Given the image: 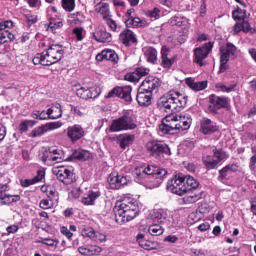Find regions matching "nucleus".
Instances as JSON below:
<instances>
[{
    "mask_svg": "<svg viewBox=\"0 0 256 256\" xmlns=\"http://www.w3.org/2000/svg\"><path fill=\"white\" fill-rule=\"evenodd\" d=\"M178 131H187L191 127L192 119L189 114L175 115Z\"/></svg>",
    "mask_w": 256,
    "mask_h": 256,
    "instance_id": "nucleus-22",
    "label": "nucleus"
},
{
    "mask_svg": "<svg viewBox=\"0 0 256 256\" xmlns=\"http://www.w3.org/2000/svg\"><path fill=\"white\" fill-rule=\"evenodd\" d=\"M210 110L212 113H217V110L223 109L229 105V99L227 97H219L215 94L210 95Z\"/></svg>",
    "mask_w": 256,
    "mask_h": 256,
    "instance_id": "nucleus-16",
    "label": "nucleus"
},
{
    "mask_svg": "<svg viewBox=\"0 0 256 256\" xmlns=\"http://www.w3.org/2000/svg\"><path fill=\"white\" fill-rule=\"evenodd\" d=\"M63 159H65V153L55 146L48 148V150H45L42 154V161L47 165H50L53 161L61 163Z\"/></svg>",
    "mask_w": 256,
    "mask_h": 256,
    "instance_id": "nucleus-7",
    "label": "nucleus"
},
{
    "mask_svg": "<svg viewBox=\"0 0 256 256\" xmlns=\"http://www.w3.org/2000/svg\"><path fill=\"white\" fill-rule=\"evenodd\" d=\"M60 27H63V22L53 19L50 20L49 29H51V31H55V29H60Z\"/></svg>",
    "mask_w": 256,
    "mask_h": 256,
    "instance_id": "nucleus-52",
    "label": "nucleus"
},
{
    "mask_svg": "<svg viewBox=\"0 0 256 256\" xmlns=\"http://www.w3.org/2000/svg\"><path fill=\"white\" fill-rule=\"evenodd\" d=\"M78 251L81 255L93 256V255H99L102 249L99 246H90L89 248L81 246L78 248Z\"/></svg>",
    "mask_w": 256,
    "mask_h": 256,
    "instance_id": "nucleus-29",
    "label": "nucleus"
},
{
    "mask_svg": "<svg viewBox=\"0 0 256 256\" xmlns=\"http://www.w3.org/2000/svg\"><path fill=\"white\" fill-rule=\"evenodd\" d=\"M237 52V47L233 45V43H227L224 46L220 47V72L227 70V63H229V58L231 55H235Z\"/></svg>",
    "mask_w": 256,
    "mask_h": 256,
    "instance_id": "nucleus-8",
    "label": "nucleus"
},
{
    "mask_svg": "<svg viewBox=\"0 0 256 256\" xmlns=\"http://www.w3.org/2000/svg\"><path fill=\"white\" fill-rule=\"evenodd\" d=\"M240 24L242 25V31L244 33H253V28H251V24H249V21L244 19Z\"/></svg>",
    "mask_w": 256,
    "mask_h": 256,
    "instance_id": "nucleus-53",
    "label": "nucleus"
},
{
    "mask_svg": "<svg viewBox=\"0 0 256 256\" xmlns=\"http://www.w3.org/2000/svg\"><path fill=\"white\" fill-rule=\"evenodd\" d=\"M35 183H37L35 178L21 180L22 187H29L30 185H35Z\"/></svg>",
    "mask_w": 256,
    "mask_h": 256,
    "instance_id": "nucleus-60",
    "label": "nucleus"
},
{
    "mask_svg": "<svg viewBox=\"0 0 256 256\" xmlns=\"http://www.w3.org/2000/svg\"><path fill=\"white\" fill-rule=\"evenodd\" d=\"M212 157L219 164L225 158V154L223 153V150H214V155Z\"/></svg>",
    "mask_w": 256,
    "mask_h": 256,
    "instance_id": "nucleus-51",
    "label": "nucleus"
},
{
    "mask_svg": "<svg viewBox=\"0 0 256 256\" xmlns=\"http://www.w3.org/2000/svg\"><path fill=\"white\" fill-rule=\"evenodd\" d=\"M110 189H121L123 185H127V177L119 176L117 173H111L108 177Z\"/></svg>",
    "mask_w": 256,
    "mask_h": 256,
    "instance_id": "nucleus-18",
    "label": "nucleus"
},
{
    "mask_svg": "<svg viewBox=\"0 0 256 256\" xmlns=\"http://www.w3.org/2000/svg\"><path fill=\"white\" fill-rule=\"evenodd\" d=\"M63 125V123L61 122H49L46 123L42 126L36 127L34 130L31 131V133L29 134V137H41L43 135H45V133H47L48 131H53L55 129H59V127H61Z\"/></svg>",
    "mask_w": 256,
    "mask_h": 256,
    "instance_id": "nucleus-12",
    "label": "nucleus"
},
{
    "mask_svg": "<svg viewBox=\"0 0 256 256\" xmlns=\"http://www.w3.org/2000/svg\"><path fill=\"white\" fill-rule=\"evenodd\" d=\"M252 153L254 154L251 158H250V169L251 171H255L256 168V146H252L251 148Z\"/></svg>",
    "mask_w": 256,
    "mask_h": 256,
    "instance_id": "nucleus-49",
    "label": "nucleus"
},
{
    "mask_svg": "<svg viewBox=\"0 0 256 256\" xmlns=\"http://www.w3.org/2000/svg\"><path fill=\"white\" fill-rule=\"evenodd\" d=\"M62 7L68 13L75 11V0H62Z\"/></svg>",
    "mask_w": 256,
    "mask_h": 256,
    "instance_id": "nucleus-42",
    "label": "nucleus"
},
{
    "mask_svg": "<svg viewBox=\"0 0 256 256\" xmlns=\"http://www.w3.org/2000/svg\"><path fill=\"white\" fill-rule=\"evenodd\" d=\"M119 40L126 47H129L131 43H137V37H135V34L133 33V31L129 29H125L120 33Z\"/></svg>",
    "mask_w": 256,
    "mask_h": 256,
    "instance_id": "nucleus-25",
    "label": "nucleus"
},
{
    "mask_svg": "<svg viewBox=\"0 0 256 256\" xmlns=\"http://www.w3.org/2000/svg\"><path fill=\"white\" fill-rule=\"evenodd\" d=\"M114 212L116 223H129L139 215V204L135 199L127 197L116 203Z\"/></svg>",
    "mask_w": 256,
    "mask_h": 256,
    "instance_id": "nucleus-1",
    "label": "nucleus"
},
{
    "mask_svg": "<svg viewBox=\"0 0 256 256\" xmlns=\"http://www.w3.org/2000/svg\"><path fill=\"white\" fill-rule=\"evenodd\" d=\"M203 163L207 169H215V167L219 165L213 156L203 157Z\"/></svg>",
    "mask_w": 256,
    "mask_h": 256,
    "instance_id": "nucleus-41",
    "label": "nucleus"
},
{
    "mask_svg": "<svg viewBox=\"0 0 256 256\" xmlns=\"http://www.w3.org/2000/svg\"><path fill=\"white\" fill-rule=\"evenodd\" d=\"M168 93H170L175 111H181L187 105V95L181 94L176 90H170Z\"/></svg>",
    "mask_w": 256,
    "mask_h": 256,
    "instance_id": "nucleus-13",
    "label": "nucleus"
},
{
    "mask_svg": "<svg viewBox=\"0 0 256 256\" xmlns=\"http://www.w3.org/2000/svg\"><path fill=\"white\" fill-rule=\"evenodd\" d=\"M98 197H101V192H99V191L95 192L93 190H90L82 198V203L84 205H94L95 204V200L98 199Z\"/></svg>",
    "mask_w": 256,
    "mask_h": 256,
    "instance_id": "nucleus-28",
    "label": "nucleus"
},
{
    "mask_svg": "<svg viewBox=\"0 0 256 256\" xmlns=\"http://www.w3.org/2000/svg\"><path fill=\"white\" fill-rule=\"evenodd\" d=\"M144 55L148 63H157V50L153 47L144 48Z\"/></svg>",
    "mask_w": 256,
    "mask_h": 256,
    "instance_id": "nucleus-31",
    "label": "nucleus"
},
{
    "mask_svg": "<svg viewBox=\"0 0 256 256\" xmlns=\"http://www.w3.org/2000/svg\"><path fill=\"white\" fill-rule=\"evenodd\" d=\"M200 131L203 133V135H211L212 133H215V131H218L219 126H217V123L211 121L209 118H204L201 120L200 123Z\"/></svg>",
    "mask_w": 256,
    "mask_h": 256,
    "instance_id": "nucleus-19",
    "label": "nucleus"
},
{
    "mask_svg": "<svg viewBox=\"0 0 256 256\" xmlns=\"http://www.w3.org/2000/svg\"><path fill=\"white\" fill-rule=\"evenodd\" d=\"M131 91V86L116 87L112 89L105 97L106 99H111V97H120V99H124V101L131 103Z\"/></svg>",
    "mask_w": 256,
    "mask_h": 256,
    "instance_id": "nucleus-11",
    "label": "nucleus"
},
{
    "mask_svg": "<svg viewBox=\"0 0 256 256\" xmlns=\"http://www.w3.org/2000/svg\"><path fill=\"white\" fill-rule=\"evenodd\" d=\"M236 87H237V84H232L230 86H225L222 83L216 84L217 89H221V91H226V93H231V91H235Z\"/></svg>",
    "mask_w": 256,
    "mask_h": 256,
    "instance_id": "nucleus-45",
    "label": "nucleus"
},
{
    "mask_svg": "<svg viewBox=\"0 0 256 256\" xmlns=\"http://www.w3.org/2000/svg\"><path fill=\"white\" fill-rule=\"evenodd\" d=\"M30 7H41V0H25Z\"/></svg>",
    "mask_w": 256,
    "mask_h": 256,
    "instance_id": "nucleus-63",
    "label": "nucleus"
},
{
    "mask_svg": "<svg viewBox=\"0 0 256 256\" xmlns=\"http://www.w3.org/2000/svg\"><path fill=\"white\" fill-rule=\"evenodd\" d=\"M97 61H111L112 63L119 62V56L114 50H103L100 54L96 56Z\"/></svg>",
    "mask_w": 256,
    "mask_h": 256,
    "instance_id": "nucleus-24",
    "label": "nucleus"
},
{
    "mask_svg": "<svg viewBox=\"0 0 256 256\" xmlns=\"http://www.w3.org/2000/svg\"><path fill=\"white\" fill-rule=\"evenodd\" d=\"M70 110L74 115H77L78 117H83V112L81 111V108L70 104Z\"/></svg>",
    "mask_w": 256,
    "mask_h": 256,
    "instance_id": "nucleus-58",
    "label": "nucleus"
},
{
    "mask_svg": "<svg viewBox=\"0 0 256 256\" xmlns=\"http://www.w3.org/2000/svg\"><path fill=\"white\" fill-rule=\"evenodd\" d=\"M117 141H118L119 146L121 147V149H127V147H129V145H132L133 141H135V135L120 134L117 137Z\"/></svg>",
    "mask_w": 256,
    "mask_h": 256,
    "instance_id": "nucleus-27",
    "label": "nucleus"
},
{
    "mask_svg": "<svg viewBox=\"0 0 256 256\" xmlns=\"http://www.w3.org/2000/svg\"><path fill=\"white\" fill-rule=\"evenodd\" d=\"M149 75V70L147 68H137L133 73L126 74L124 76L125 81H130L131 83H137L141 77H146Z\"/></svg>",
    "mask_w": 256,
    "mask_h": 256,
    "instance_id": "nucleus-21",
    "label": "nucleus"
},
{
    "mask_svg": "<svg viewBox=\"0 0 256 256\" xmlns=\"http://www.w3.org/2000/svg\"><path fill=\"white\" fill-rule=\"evenodd\" d=\"M44 177H45V171L38 170L36 177H34V180L36 181V183H39V181H42Z\"/></svg>",
    "mask_w": 256,
    "mask_h": 256,
    "instance_id": "nucleus-62",
    "label": "nucleus"
},
{
    "mask_svg": "<svg viewBox=\"0 0 256 256\" xmlns=\"http://www.w3.org/2000/svg\"><path fill=\"white\" fill-rule=\"evenodd\" d=\"M157 107L160 111H165V113L175 111V106L173 105V100L169 92L159 98L157 101Z\"/></svg>",
    "mask_w": 256,
    "mask_h": 256,
    "instance_id": "nucleus-14",
    "label": "nucleus"
},
{
    "mask_svg": "<svg viewBox=\"0 0 256 256\" xmlns=\"http://www.w3.org/2000/svg\"><path fill=\"white\" fill-rule=\"evenodd\" d=\"M199 187V182L191 176H185L178 174L174 176L170 182H168V190L175 195L183 196L185 193H191L193 189Z\"/></svg>",
    "mask_w": 256,
    "mask_h": 256,
    "instance_id": "nucleus-2",
    "label": "nucleus"
},
{
    "mask_svg": "<svg viewBox=\"0 0 256 256\" xmlns=\"http://www.w3.org/2000/svg\"><path fill=\"white\" fill-rule=\"evenodd\" d=\"M178 125L175 114L168 115L163 119L162 124L159 125V130L164 134H172L173 131H179Z\"/></svg>",
    "mask_w": 256,
    "mask_h": 256,
    "instance_id": "nucleus-10",
    "label": "nucleus"
},
{
    "mask_svg": "<svg viewBox=\"0 0 256 256\" xmlns=\"http://www.w3.org/2000/svg\"><path fill=\"white\" fill-rule=\"evenodd\" d=\"M161 87V80L157 77L148 76L140 85V91H146L148 93H153L155 89Z\"/></svg>",
    "mask_w": 256,
    "mask_h": 256,
    "instance_id": "nucleus-15",
    "label": "nucleus"
},
{
    "mask_svg": "<svg viewBox=\"0 0 256 256\" xmlns=\"http://www.w3.org/2000/svg\"><path fill=\"white\" fill-rule=\"evenodd\" d=\"M227 167H228V170L231 171L232 173H237V171H242L241 165H239V163L228 164Z\"/></svg>",
    "mask_w": 256,
    "mask_h": 256,
    "instance_id": "nucleus-55",
    "label": "nucleus"
},
{
    "mask_svg": "<svg viewBox=\"0 0 256 256\" xmlns=\"http://www.w3.org/2000/svg\"><path fill=\"white\" fill-rule=\"evenodd\" d=\"M48 119H60L63 117V110L61 109V105L52 106L47 110Z\"/></svg>",
    "mask_w": 256,
    "mask_h": 256,
    "instance_id": "nucleus-30",
    "label": "nucleus"
},
{
    "mask_svg": "<svg viewBox=\"0 0 256 256\" xmlns=\"http://www.w3.org/2000/svg\"><path fill=\"white\" fill-rule=\"evenodd\" d=\"M152 217L154 223H165V221H167V211L163 209L156 210Z\"/></svg>",
    "mask_w": 256,
    "mask_h": 256,
    "instance_id": "nucleus-33",
    "label": "nucleus"
},
{
    "mask_svg": "<svg viewBox=\"0 0 256 256\" xmlns=\"http://www.w3.org/2000/svg\"><path fill=\"white\" fill-rule=\"evenodd\" d=\"M163 231V227L157 224L151 225L148 228V233H150L152 237H159V235H163Z\"/></svg>",
    "mask_w": 256,
    "mask_h": 256,
    "instance_id": "nucleus-39",
    "label": "nucleus"
},
{
    "mask_svg": "<svg viewBox=\"0 0 256 256\" xmlns=\"http://www.w3.org/2000/svg\"><path fill=\"white\" fill-rule=\"evenodd\" d=\"M133 129H137V124H135V120H133V117H131L128 112L113 120L110 125V131L112 133H118L119 131H131Z\"/></svg>",
    "mask_w": 256,
    "mask_h": 256,
    "instance_id": "nucleus-4",
    "label": "nucleus"
},
{
    "mask_svg": "<svg viewBox=\"0 0 256 256\" xmlns=\"http://www.w3.org/2000/svg\"><path fill=\"white\" fill-rule=\"evenodd\" d=\"M232 17L235 19V21H243L247 18V10L238 8L237 10L233 11Z\"/></svg>",
    "mask_w": 256,
    "mask_h": 256,
    "instance_id": "nucleus-40",
    "label": "nucleus"
},
{
    "mask_svg": "<svg viewBox=\"0 0 256 256\" xmlns=\"http://www.w3.org/2000/svg\"><path fill=\"white\" fill-rule=\"evenodd\" d=\"M227 173H229V168L228 166L226 165L224 168H222L220 171H219V174H220V179H226L227 177Z\"/></svg>",
    "mask_w": 256,
    "mask_h": 256,
    "instance_id": "nucleus-64",
    "label": "nucleus"
},
{
    "mask_svg": "<svg viewBox=\"0 0 256 256\" xmlns=\"http://www.w3.org/2000/svg\"><path fill=\"white\" fill-rule=\"evenodd\" d=\"M213 51V43L208 42L202 47H198L194 49V63L203 67L205 65V59L209 56V54Z\"/></svg>",
    "mask_w": 256,
    "mask_h": 256,
    "instance_id": "nucleus-9",
    "label": "nucleus"
},
{
    "mask_svg": "<svg viewBox=\"0 0 256 256\" xmlns=\"http://www.w3.org/2000/svg\"><path fill=\"white\" fill-rule=\"evenodd\" d=\"M126 25L127 27H145V25H147V21L142 20L139 17H132L126 20Z\"/></svg>",
    "mask_w": 256,
    "mask_h": 256,
    "instance_id": "nucleus-36",
    "label": "nucleus"
},
{
    "mask_svg": "<svg viewBox=\"0 0 256 256\" xmlns=\"http://www.w3.org/2000/svg\"><path fill=\"white\" fill-rule=\"evenodd\" d=\"M92 241H96V243H105L107 241V236L102 234L101 232H95Z\"/></svg>",
    "mask_w": 256,
    "mask_h": 256,
    "instance_id": "nucleus-46",
    "label": "nucleus"
},
{
    "mask_svg": "<svg viewBox=\"0 0 256 256\" xmlns=\"http://www.w3.org/2000/svg\"><path fill=\"white\" fill-rule=\"evenodd\" d=\"M160 13H161V10H159L158 8H154L153 10L148 11L146 15L148 17H151L152 19H157Z\"/></svg>",
    "mask_w": 256,
    "mask_h": 256,
    "instance_id": "nucleus-56",
    "label": "nucleus"
},
{
    "mask_svg": "<svg viewBox=\"0 0 256 256\" xmlns=\"http://www.w3.org/2000/svg\"><path fill=\"white\" fill-rule=\"evenodd\" d=\"M77 97H80V99H93L96 97V95H93V92L90 89H87L85 87H81L76 91Z\"/></svg>",
    "mask_w": 256,
    "mask_h": 256,
    "instance_id": "nucleus-37",
    "label": "nucleus"
},
{
    "mask_svg": "<svg viewBox=\"0 0 256 256\" xmlns=\"http://www.w3.org/2000/svg\"><path fill=\"white\" fill-rule=\"evenodd\" d=\"M91 158V153L86 150H76L72 153V159H78V161H87Z\"/></svg>",
    "mask_w": 256,
    "mask_h": 256,
    "instance_id": "nucleus-35",
    "label": "nucleus"
},
{
    "mask_svg": "<svg viewBox=\"0 0 256 256\" xmlns=\"http://www.w3.org/2000/svg\"><path fill=\"white\" fill-rule=\"evenodd\" d=\"M161 55H162V65L166 69H169L171 65H173V59H170L169 56V48L166 46H163L161 49Z\"/></svg>",
    "mask_w": 256,
    "mask_h": 256,
    "instance_id": "nucleus-32",
    "label": "nucleus"
},
{
    "mask_svg": "<svg viewBox=\"0 0 256 256\" xmlns=\"http://www.w3.org/2000/svg\"><path fill=\"white\" fill-rule=\"evenodd\" d=\"M73 33L76 36L77 41H83V28H74Z\"/></svg>",
    "mask_w": 256,
    "mask_h": 256,
    "instance_id": "nucleus-57",
    "label": "nucleus"
},
{
    "mask_svg": "<svg viewBox=\"0 0 256 256\" xmlns=\"http://www.w3.org/2000/svg\"><path fill=\"white\" fill-rule=\"evenodd\" d=\"M201 198L200 195L197 194H190L188 196H186L184 199L187 203H197V201H199Z\"/></svg>",
    "mask_w": 256,
    "mask_h": 256,
    "instance_id": "nucleus-54",
    "label": "nucleus"
},
{
    "mask_svg": "<svg viewBox=\"0 0 256 256\" xmlns=\"http://www.w3.org/2000/svg\"><path fill=\"white\" fill-rule=\"evenodd\" d=\"M63 55H65L63 46L55 44L51 45L47 51L36 54L32 61L35 65L49 66L59 63L63 59Z\"/></svg>",
    "mask_w": 256,
    "mask_h": 256,
    "instance_id": "nucleus-3",
    "label": "nucleus"
},
{
    "mask_svg": "<svg viewBox=\"0 0 256 256\" xmlns=\"http://www.w3.org/2000/svg\"><path fill=\"white\" fill-rule=\"evenodd\" d=\"M96 11L97 13H100L102 15L103 19L107 20L109 17H111L109 12V4L107 3H99L96 5Z\"/></svg>",
    "mask_w": 256,
    "mask_h": 256,
    "instance_id": "nucleus-34",
    "label": "nucleus"
},
{
    "mask_svg": "<svg viewBox=\"0 0 256 256\" xmlns=\"http://www.w3.org/2000/svg\"><path fill=\"white\" fill-rule=\"evenodd\" d=\"M143 173L146 175H151L154 179H163L167 175V170L163 168H159L157 166L148 165L144 170Z\"/></svg>",
    "mask_w": 256,
    "mask_h": 256,
    "instance_id": "nucleus-23",
    "label": "nucleus"
},
{
    "mask_svg": "<svg viewBox=\"0 0 256 256\" xmlns=\"http://www.w3.org/2000/svg\"><path fill=\"white\" fill-rule=\"evenodd\" d=\"M152 99L153 93L141 90V88L139 89L136 96V101L138 105H140L141 107H149V105H151Z\"/></svg>",
    "mask_w": 256,
    "mask_h": 256,
    "instance_id": "nucleus-20",
    "label": "nucleus"
},
{
    "mask_svg": "<svg viewBox=\"0 0 256 256\" xmlns=\"http://www.w3.org/2000/svg\"><path fill=\"white\" fill-rule=\"evenodd\" d=\"M53 175L56 176V179L64 185H71L75 183V173H73V168L68 166H57L52 169Z\"/></svg>",
    "mask_w": 256,
    "mask_h": 256,
    "instance_id": "nucleus-5",
    "label": "nucleus"
},
{
    "mask_svg": "<svg viewBox=\"0 0 256 256\" xmlns=\"http://www.w3.org/2000/svg\"><path fill=\"white\" fill-rule=\"evenodd\" d=\"M146 151L152 157H159L160 155H171V148L161 141L152 140L146 143Z\"/></svg>",
    "mask_w": 256,
    "mask_h": 256,
    "instance_id": "nucleus-6",
    "label": "nucleus"
},
{
    "mask_svg": "<svg viewBox=\"0 0 256 256\" xmlns=\"http://www.w3.org/2000/svg\"><path fill=\"white\" fill-rule=\"evenodd\" d=\"M41 209H51L52 204L49 199H42L39 204Z\"/></svg>",
    "mask_w": 256,
    "mask_h": 256,
    "instance_id": "nucleus-59",
    "label": "nucleus"
},
{
    "mask_svg": "<svg viewBox=\"0 0 256 256\" xmlns=\"http://www.w3.org/2000/svg\"><path fill=\"white\" fill-rule=\"evenodd\" d=\"M106 23L111 30L117 31V23L111 18L106 19Z\"/></svg>",
    "mask_w": 256,
    "mask_h": 256,
    "instance_id": "nucleus-61",
    "label": "nucleus"
},
{
    "mask_svg": "<svg viewBox=\"0 0 256 256\" xmlns=\"http://www.w3.org/2000/svg\"><path fill=\"white\" fill-rule=\"evenodd\" d=\"M14 24L11 20L1 21L0 22V31H5V29H13Z\"/></svg>",
    "mask_w": 256,
    "mask_h": 256,
    "instance_id": "nucleus-50",
    "label": "nucleus"
},
{
    "mask_svg": "<svg viewBox=\"0 0 256 256\" xmlns=\"http://www.w3.org/2000/svg\"><path fill=\"white\" fill-rule=\"evenodd\" d=\"M69 19L74 25H81L85 22V14L83 12H76L69 15Z\"/></svg>",
    "mask_w": 256,
    "mask_h": 256,
    "instance_id": "nucleus-38",
    "label": "nucleus"
},
{
    "mask_svg": "<svg viewBox=\"0 0 256 256\" xmlns=\"http://www.w3.org/2000/svg\"><path fill=\"white\" fill-rule=\"evenodd\" d=\"M84 135L85 130L79 124H75L67 128V137H69L73 143H75V141H79V139H81Z\"/></svg>",
    "mask_w": 256,
    "mask_h": 256,
    "instance_id": "nucleus-17",
    "label": "nucleus"
},
{
    "mask_svg": "<svg viewBox=\"0 0 256 256\" xmlns=\"http://www.w3.org/2000/svg\"><path fill=\"white\" fill-rule=\"evenodd\" d=\"M95 233L96 231L92 227L83 228L81 231L82 237H88L89 239H92V240L95 237Z\"/></svg>",
    "mask_w": 256,
    "mask_h": 256,
    "instance_id": "nucleus-43",
    "label": "nucleus"
},
{
    "mask_svg": "<svg viewBox=\"0 0 256 256\" xmlns=\"http://www.w3.org/2000/svg\"><path fill=\"white\" fill-rule=\"evenodd\" d=\"M35 125V121H31V120H26L22 123H20L19 125V131H21V133H25L26 131L29 130V125Z\"/></svg>",
    "mask_w": 256,
    "mask_h": 256,
    "instance_id": "nucleus-48",
    "label": "nucleus"
},
{
    "mask_svg": "<svg viewBox=\"0 0 256 256\" xmlns=\"http://www.w3.org/2000/svg\"><path fill=\"white\" fill-rule=\"evenodd\" d=\"M192 89L194 91H203V89H207V81L192 83Z\"/></svg>",
    "mask_w": 256,
    "mask_h": 256,
    "instance_id": "nucleus-47",
    "label": "nucleus"
},
{
    "mask_svg": "<svg viewBox=\"0 0 256 256\" xmlns=\"http://www.w3.org/2000/svg\"><path fill=\"white\" fill-rule=\"evenodd\" d=\"M140 247H142V249H145L146 251H153V249H155V243L147 240H142L140 241Z\"/></svg>",
    "mask_w": 256,
    "mask_h": 256,
    "instance_id": "nucleus-44",
    "label": "nucleus"
},
{
    "mask_svg": "<svg viewBox=\"0 0 256 256\" xmlns=\"http://www.w3.org/2000/svg\"><path fill=\"white\" fill-rule=\"evenodd\" d=\"M93 38L98 43H109L111 41V33L107 32L104 28L99 27L94 33Z\"/></svg>",
    "mask_w": 256,
    "mask_h": 256,
    "instance_id": "nucleus-26",
    "label": "nucleus"
}]
</instances>
